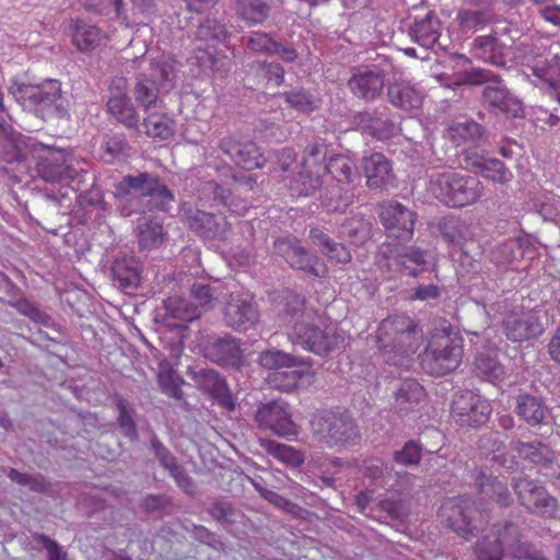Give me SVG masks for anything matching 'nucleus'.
Masks as SVG:
<instances>
[{
  "instance_id": "c9c22d12",
  "label": "nucleus",
  "mask_w": 560,
  "mask_h": 560,
  "mask_svg": "<svg viewBox=\"0 0 560 560\" xmlns=\"http://www.w3.org/2000/svg\"><path fill=\"white\" fill-rule=\"evenodd\" d=\"M472 46L477 58L497 66L504 63L506 45L501 43L497 34L478 36Z\"/></svg>"
},
{
  "instance_id": "b1692460",
  "label": "nucleus",
  "mask_w": 560,
  "mask_h": 560,
  "mask_svg": "<svg viewBox=\"0 0 560 560\" xmlns=\"http://www.w3.org/2000/svg\"><path fill=\"white\" fill-rule=\"evenodd\" d=\"M472 478L479 493L492 499L502 506H508L512 503L506 480L494 476L487 467L476 468Z\"/></svg>"
},
{
  "instance_id": "20e7f679",
  "label": "nucleus",
  "mask_w": 560,
  "mask_h": 560,
  "mask_svg": "<svg viewBox=\"0 0 560 560\" xmlns=\"http://www.w3.org/2000/svg\"><path fill=\"white\" fill-rule=\"evenodd\" d=\"M313 438L330 448H342L359 439L354 420L347 410H318L311 419Z\"/></svg>"
},
{
  "instance_id": "aec40b11",
  "label": "nucleus",
  "mask_w": 560,
  "mask_h": 560,
  "mask_svg": "<svg viewBox=\"0 0 560 560\" xmlns=\"http://www.w3.org/2000/svg\"><path fill=\"white\" fill-rule=\"evenodd\" d=\"M223 154L228 155L236 165L252 171L265 165V158L254 142H238L233 137H223L219 142Z\"/></svg>"
},
{
  "instance_id": "ea45409f",
  "label": "nucleus",
  "mask_w": 560,
  "mask_h": 560,
  "mask_svg": "<svg viewBox=\"0 0 560 560\" xmlns=\"http://www.w3.org/2000/svg\"><path fill=\"white\" fill-rule=\"evenodd\" d=\"M114 279L122 288L138 287L141 273V264L133 256L117 258L112 267Z\"/></svg>"
},
{
  "instance_id": "0e129e2a",
  "label": "nucleus",
  "mask_w": 560,
  "mask_h": 560,
  "mask_svg": "<svg viewBox=\"0 0 560 560\" xmlns=\"http://www.w3.org/2000/svg\"><path fill=\"white\" fill-rule=\"evenodd\" d=\"M247 46L253 51L267 55H271L272 51H277V42L262 32H254L247 40Z\"/></svg>"
},
{
  "instance_id": "3c124183",
  "label": "nucleus",
  "mask_w": 560,
  "mask_h": 560,
  "mask_svg": "<svg viewBox=\"0 0 560 560\" xmlns=\"http://www.w3.org/2000/svg\"><path fill=\"white\" fill-rule=\"evenodd\" d=\"M476 371L489 382H501L505 377L504 366L490 354H479L475 360Z\"/></svg>"
},
{
  "instance_id": "9d476101",
  "label": "nucleus",
  "mask_w": 560,
  "mask_h": 560,
  "mask_svg": "<svg viewBox=\"0 0 560 560\" xmlns=\"http://www.w3.org/2000/svg\"><path fill=\"white\" fill-rule=\"evenodd\" d=\"M513 489L518 502L530 513L553 518L559 510L558 500L537 481L527 477L514 479Z\"/></svg>"
},
{
  "instance_id": "f704fd0d",
  "label": "nucleus",
  "mask_w": 560,
  "mask_h": 560,
  "mask_svg": "<svg viewBox=\"0 0 560 560\" xmlns=\"http://www.w3.org/2000/svg\"><path fill=\"white\" fill-rule=\"evenodd\" d=\"M310 238L330 261L342 265L351 261L350 250L345 245L335 242L320 229H312Z\"/></svg>"
},
{
  "instance_id": "6e6d98bb",
  "label": "nucleus",
  "mask_w": 560,
  "mask_h": 560,
  "mask_svg": "<svg viewBox=\"0 0 560 560\" xmlns=\"http://www.w3.org/2000/svg\"><path fill=\"white\" fill-rule=\"evenodd\" d=\"M524 238H509L499 244L491 253L492 260L499 266L510 265L515 258L516 246L522 247Z\"/></svg>"
},
{
  "instance_id": "49530a36",
  "label": "nucleus",
  "mask_w": 560,
  "mask_h": 560,
  "mask_svg": "<svg viewBox=\"0 0 560 560\" xmlns=\"http://www.w3.org/2000/svg\"><path fill=\"white\" fill-rule=\"evenodd\" d=\"M261 447L280 463L291 467H299L304 463V454L295 447L273 440H260Z\"/></svg>"
},
{
  "instance_id": "4468645a",
  "label": "nucleus",
  "mask_w": 560,
  "mask_h": 560,
  "mask_svg": "<svg viewBox=\"0 0 560 560\" xmlns=\"http://www.w3.org/2000/svg\"><path fill=\"white\" fill-rule=\"evenodd\" d=\"M122 187L139 190L142 196L149 197L150 200L147 207L150 211H166L174 200L173 192L158 177L150 176L147 173L137 176H125L120 183V188Z\"/></svg>"
},
{
  "instance_id": "a18cd8bd",
  "label": "nucleus",
  "mask_w": 560,
  "mask_h": 560,
  "mask_svg": "<svg viewBox=\"0 0 560 560\" xmlns=\"http://www.w3.org/2000/svg\"><path fill=\"white\" fill-rule=\"evenodd\" d=\"M512 448L520 457L542 466H547L552 463L555 457L553 452L546 444L539 441L530 443L516 441L513 443Z\"/></svg>"
},
{
  "instance_id": "9b49d317",
  "label": "nucleus",
  "mask_w": 560,
  "mask_h": 560,
  "mask_svg": "<svg viewBox=\"0 0 560 560\" xmlns=\"http://www.w3.org/2000/svg\"><path fill=\"white\" fill-rule=\"evenodd\" d=\"M492 412L489 400L471 390H463L454 396L451 416L462 427H479L486 423Z\"/></svg>"
},
{
  "instance_id": "393cba45",
  "label": "nucleus",
  "mask_w": 560,
  "mask_h": 560,
  "mask_svg": "<svg viewBox=\"0 0 560 560\" xmlns=\"http://www.w3.org/2000/svg\"><path fill=\"white\" fill-rule=\"evenodd\" d=\"M369 188H384L394 177L389 160L382 153H372L362 160Z\"/></svg>"
},
{
  "instance_id": "1a4fd4ad",
  "label": "nucleus",
  "mask_w": 560,
  "mask_h": 560,
  "mask_svg": "<svg viewBox=\"0 0 560 560\" xmlns=\"http://www.w3.org/2000/svg\"><path fill=\"white\" fill-rule=\"evenodd\" d=\"M383 258L385 264L381 268L387 280L401 276L417 278L427 265V252L417 246L390 247L383 253Z\"/></svg>"
},
{
  "instance_id": "4c0bfd02",
  "label": "nucleus",
  "mask_w": 560,
  "mask_h": 560,
  "mask_svg": "<svg viewBox=\"0 0 560 560\" xmlns=\"http://www.w3.org/2000/svg\"><path fill=\"white\" fill-rule=\"evenodd\" d=\"M439 230L443 238L456 245H464L475 238L471 224L456 217L443 218L439 222Z\"/></svg>"
},
{
  "instance_id": "0eeeda50",
  "label": "nucleus",
  "mask_w": 560,
  "mask_h": 560,
  "mask_svg": "<svg viewBox=\"0 0 560 560\" xmlns=\"http://www.w3.org/2000/svg\"><path fill=\"white\" fill-rule=\"evenodd\" d=\"M325 158L326 148L323 143L312 142L305 147L299 175L290 184L292 197H307L322 187L326 174Z\"/></svg>"
},
{
  "instance_id": "864d4df0",
  "label": "nucleus",
  "mask_w": 560,
  "mask_h": 560,
  "mask_svg": "<svg viewBox=\"0 0 560 560\" xmlns=\"http://www.w3.org/2000/svg\"><path fill=\"white\" fill-rule=\"evenodd\" d=\"M288 105L301 113H312L318 108V100L306 90L293 89L282 94Z\"/></svg>"
},
{
  "instance_id": "338daca9",
  "label": "nucleus",
  "mask_w": 560,
  "mask_h": 560,
  "mask_svg": "<svg viewBox=\"0 0 560 560\" xmlns=\"http://www.w3.org/2000/svg\"><path fill=\"white\" fill-rule=\"evenodd\" d=\"M35 539L46 549L48 560H63L66 558L61 547L50 537L45 534H38L35 536Z\"/></svg>"
},
{
  "instance_id": "4d7b16f0",
  "label": "nucleus",
  "mask_w": 560,
  "mask_h": 560,
  "mask_svg": "<svg viewBox=\"0 0 560 560\" xmlns=\"http://www.w3.org/2000/svg\"><path fill=\"white\" fill-rule=\"evenodd\" d=\"M422 457V447L416 441H408L401 450L396 451L393 459L396 464L401 466H417Z\"/></svg>"
},
{
  "instance_id": "bb28decb",
  "label": "nucleus",
  "mask_w": 560,
  "mask_h": 560,
  "mask_svg": "<svg viewBox=\"0 0 560 560\" xmlns=\"http://www.w3.org/2000/svg\"><path fill=\"white\" fill-rule=\"evenodd\" d=\"M312 365L313 364L310 359H299V363L295 369L290 371L281 370L278 372H271L267 376V382L271 387L282 392L294 390L304 377L314 376Z\"/></svg>"
},
{
  "instance_id": "39448f33",
  "label": "nucleus",
  "mask_w": 560,
  "mask_h": 560,
  "mask_svg": "<svg viewBox=\"0 0 560 560\" xmlns=\"http://www.w3.org/2000/svg\"><path fill=\"white\" fill-rule=\"evenodd\" d=\"M463 359V347L451 338L446 329L432 334L420 354L422 370L432 376H444L454 372Z\"/></svg>"
},
{
  "instance_id": "680f3d73",
  "label": "nucleus",
  "mask_w": 560,
  "mask_h": 560,
  "mask_svg": "<svg viewBox=\"0 0 560 560\" xmlns=\"http://www.w3.org/2000/svg\"><path fill=\"white\" fill-rule=\"evenodd\" d=\"M116 408L119 412L118 423L119 427L125 431V434L131 439L137 438V428L132 419L129 406L126 399L122 397H116Z\"/></svg>"
},
{
  "instance_id": "c85d7f7f",
  "label": "nucleus",
  "mask_w": 560,
  "mask_h": 560,
  "mask_svg": "<svg viewBox=\"0 0 560 560\" xmlns=\"http://www.w3.org/2000/svg\"><path fill=\"white\" fill-rule=\"evenodd\" d=\"M107 39L106 34L95 25L86 24L82 20L71 23V40L81 52H89L98 48Z\"/></svg>"
},
{
  "instance_id": "bf43d9fd",
  "label": "nucleus",
  "mask_w": 560,
  "mask_h": 560,
  "mask_svg": "<svg viewBox=\"0 0 560 560\" xmlns=\"http://www.w3.org/2000/svg\"><path fill=\"white\" fill-rule=\"evenodd\" d=\"M190 296L192 304L198 306L200 314L202 311L210 310L214 306L213 291L209 284L194 283L190 288Z\"/></svg>"
},
{
  "instance_id": "e433bc0d",
  "label": "nucleus",
  "mask_w": 560,
  "mask_h": 560,
  "mask_svg": "<svg viewBox=\"0 0 560 560\" xmlns=\"http://www.w3.org/2000/svg\"><path fill=\"white\" fill-rule=\"evenodd\" d=\"M533 74L548 86L550 93L556 96L560 91V56L555 55L551 58L537 59L530 66Z\"/></svg>"
},
{
  "instance_id": "473e14b6",
  "label": "nucleus",
  "mask_w": 560,
  "mask_h": 560,
  "mask_svg": "<svg viewBox=\"0 0 560 560\" xmlns=\"http://www.w3.org/2000/svg\"><path fill=\"white\" fill-rule=\"evenodd\" d=\"M482 127L480 124L474 120H466L464 122H455L447 129V137L456 145H467L463 149L471 152V149L476 148L482 140Z\"/></svg>"
},
{
  "instance_id": "603ef678",
  "label": "nucleus",
  "mask_w": 560,
  "mask_h": 560,
  "mask_svg": "<svg viewBox=\"0 0 560 560\" xmlns=\"http://www.w3.org/2000/svg\"><path fill=\"white\" fill-rule=\"evenodd\" d=\"M326 173L330 174L338 183L350 184L355 177L354 165L345 155H335L326 164Z\"/></svg>"
},
{
  "instance_id": "58836bf2",
  "label": "nucleus",
  "mask_w": 560,
  "mask_h": 560,
  "mask_svg": "<svg viewBox=\"0 0 560 560\" xmlns=\"http://www.w3.org/2000/svg\"><path fill=\"white\" fill-rule=\"evenodd\" d=\"M387 95L389 102L404 110L417 109L422 104V94L406 82L388 85Z\"/></svg>"
},
{
  "instance_id": "79ce46f5",
  "label": "nucleus",
  "mask_w": 560,
  "mask_h": 560,
  "mask_svg": "<svg viewBox=\"0 0 560 560\" xmlns=\"http://www.w3.org/2000/svg\"><path fill=\"white\" fill-rule=\"evenodd\" d=\"M177 60L168 54H161L151 59L150 78L153 79L161 88L173 86L176 77Z\"/></svg>"
},
{
  "instance_id": "6ab92c4d",
  "label": "nucleus",
  "mask_w": 560,
  "mask_h": 560,
  "mask_svg": "<svg viewBox=\"0 0 560 560\" xmlns=\"http://www.w3.org/2000/svg\"><path fill=\"white\" fill-rule=\"evenodd\" d=\"M34 151H43L44 155H38L36 168L39 176L45 182L62 183L73 179L78 172L70 165H66L65 156L60 151H54L42 144L34 147Z\"/></svg>"
},
{
  "instance_id": "a211bd4d",
  "label": "nucleus",
  "mask_w": 560,
  "mask_h": 560,
  "mask_svg": "<svg viewBox=\"0 0 560 560\" xmlns=\"http://www.w3.org/2000/svg\"><path fill=\"white\" fill-rule=\"evenodd\" d=\"M503 331L512 342H522L537 338L544 327L536 313L532 311L511 312L503 320Z\"/></svg>"
},
{
  "instance_id": "f257e3e1",
  "label": "nucleus",
  "mask_w": 560,
  "mask_h": 560,
  "mask_svg": "<svg viewBox=\"0 0 560 560\" xmlns=\"http://www.w3.org/2000/svg\"><path fill=\"white\" fill-rule=\"evenodd\" d=\"M421 340V329L406 315H394L383 319L377 329V343L385 361L402 365L415 354Z\"/></svg>"
},
{
  "instance_id": "de8ad7c7",
  "label": "nucleus",
  "mask_w": 560,
  "mask_h": 560,
  "mask_svg": "<svg viewBox=\"0 0 560 560\" xmlns=\"http://www.w3.org/2000/svg\"><path fill=\"white\" fill-rule=\"evenodd\" d=\"M133 95L138 105L144 110H149L159 98L158 83L148 74H140L137 78Z\"/></svg>"
},
{
  "instance_id": "cd10ccee",
  "label": "nucleus",
  "mask_w": 560,
  "mask_h": 560,
  "mask_svg": "<svg viewBox=\"0 0 560 560\" xmlns=\"http://www.w3.org/2000/svg\"><path fill=\"white\" fill-rule=\"evenodd\" d=\"M482 97L490 107L505 115L517 117L523 113L522 103L499 82L494 85H487L483 89Z\"/></svg>"
},
{
  "instance_id": "2eb2a0df",
  "label": "nucleus",
  "mask_w": 560,
  "mask_h": 560,
  "mask_svg": "<svg viewBox=\"0 0 560 560\" xmlns=\"http://www.w3.org/2000/svg\"><path fill=\"white\" fill-rule=\"evenodd\" d=\"M224 320L235 330H247L258 320V310L248 292H232L223 310Z\"/></svg>"
},
{
  "instance_id": "7ed1b4c3",
  "label": "nucleus",
  "mask_w": 560,
  "mask_h": 560,
  "mask_svg": "<svg viewBox=\"0 0 560 560\" xmlns=\"http://www.w3.org/2000/svg\"><path fill=\"white\" fill-rule=\"evenodd\" d=\"M429 191L447 207L463 208L482 197L483 186L474 176L448 171L431 177Z\"/></svg>"
},
{
  "instance_id": "5701e85b",
  "label": "nucleus",
  "mask_w": 560,
  "mask_h": 560,
  "mask_svg": "<svg viewBox=\"0 0 560 560\" xmlns=\"http://www.w3.org/2000/svg\"><path fill=\"white\" fill-rule=\"evenodd\" d=\"M384 83L383 70L366 68L354 72L348 81V86L355 96L364 101H373L381 94Z\"/></svg>"
},
{
  "instance_id": "37998d69",
  "label": "nucleus",
  "mask_w": 560,
  "mask_h": 560,
  "mask_svg": "<svg viewBox=\"0 0 560 560\" xmlns=\"http://www.w3.org/2000/svg\"><path fill=\"white\" fill-rule=\"evenodd\" d=\"M144 133L152 139L168 140L175 135V121L165 113H151L143 119Z\"/></svg>"
},
{
  "instance_id": "e2e57ef3",
  "label": "nucleus",
  "mask_w": 560,
  "mask_h": 560,
  "mask_svg": "<svg viewBox=\"0 0 560 560\" xmlns=\"http://www.w3.org/2000/svg\"><path fill=\"white\" fill-rule=\"evenodd\" d=\"M366 130L373 138L384 141L394 136L395 125L389 119L371 118Z\"/></svg>"
},
{
  "instance_id": "4be33fe9",
  "label": "nucleus",
  "mask_w": 560,
  "mask_h": 560,
  "mask_svg": "<svg viewBox=\"0 0 560 560\" xmlns=\"http://www.w3.org/2000/svg\"><path fill=\"white\" fill-rule=\"evenodd\" d=\"M203 352L208 359L222 366L238 368L243 362V351L240 342L229 335L207 341L203 346Z\"/></svg>"
},
{
  "instance_id": "72a5a7b5",
  "label": "nucleus",
  "mask_w": 560,
  "mask_h": 560,
  "mask_svg": "<svg viewBox=\"0 0 560 560\" xmlns=\"http://www.w3.org/2000/svg\"><path fill=\"white\" fill-rule=\"evenodd\" d=\"M152 446L161 465L170 471L178 487H180L186 493H192L195 490V485L192 480L185 474L184 469L177 464L176 458L155 438L152 440Z\"/></svg>"
},
{
  "instance_id": "ddd939ff",
  "label": "nucleus",
  "mask_w": 560,
  "mask_h": 560,
  "mask_svg": "<svg viewBox=\"0 0 560 560\" xmlns=\"http://www.w3.org/2000/svg\"><path fill=\"white\" fill-rule=\"evenodd\" d=\"M275 252L282 256L294 269L302 270L316 278H325L328 273L326 264L316 255L305 249L295 237L275 242Z\"/></svg>"
},
{
  "instance_id": "c03bdc74",
  "label": "nucleus",
  "mask_w": 560,
  "mask_h": 560,
  "mask_svg": "<svg viewBox=\"0 0 560 560\" xmlns=\"http://www.w3.org/2000/svg\"><path fill=\"white\" fill-rule=\"evenodd\" d=\"M234 9L238 19L255 25L268 18L270 5L265 0H235Z\"/></svg>"
},
{
  "instance_id": "7c9ffc66",
  "label": "nucleus",
  "mask_w": 560,
  "mask_h": 560,
  "mask_svg": "<svg viewBox=\"0 0 560 560\" xmlns=\"http://www.w3.org/2000/svg\"><path fill=\"white\" fill-rule=\"evenodd\" d=\"M25 94L30 101L42 109H58L62 97L61 83L58 80H46L38 85L27 86Z\"/></svg>"
},
{
  "instance_id": "a19ab883",
  "label": "nucleus",
  "mask_w": 560,
  "mask_h": 560,
  "mask_svg": "<svg viewBox=\"0 0 560 560\" xmlns=\"http://www.w3.org/2000/svg\"><path fill=\"white\" fill-rule=\"evenodd\" d=\"M440 31V20L433 13H428L424 19L413 23L410 34L420 46L431 48L438 42Z\"/></svg>"
},
{
  "instance_id": "09e8293b",
  "label": "nucleus",
  "mask_w": 560,
  "mask_h": 560,
  "mask_svg": "<svg viewBox=\"0 0 560 560\" xmlns=\"http://www.w3.org/2000/svg\"><path fill=\"white\" fill-rule=\"evenodd\" d=\"M258 363L261 368L271 372L298 366L299 359L280 350H267L260 352Z\"/></svg>"
},
{
  "instance_id": "412c9836",
  "label": "nucleus",
  "mask_w": 560,
  "mask_h": 560,
  "mask_svg": "<svg viewBox=\"0 0 560 560\" xmlns=\"http://www.w3.org/2000/svg\"><path fill=\"white\" fill-rule=\"evenodd\" d=\"M463 161L466 168L480 174L483 178L498 184H506L512 180V172L498 159H489L481 154L463 152Z\"/></svg>"
},
{
  "instance_id": "69168bd1",
  "label": "nucleus",
  "mask_w": 560,
  "mask_h": 560,
  "mask_svg": "<svg viewBox=\"0 0 560 560\" xmlns=\"http://www.w3.org/2000/svg\"><path fill=\"white\" fill-rule=\"evenodd\" d=\"M158 381L164 393L175 398L179 397V376L174 370L161 371L158 375Z\"/></svg>"
},
{
  "instance_id": "f8f14e48",
  "label": "nucleus",
  "mask_w": 560,
  "mask_h": 560,
  "mask_svg": "<svg viewBox=\"0 0 560 560\" xmlns=\"http://www.w3.org/2000/svg\"><path fill=\"white\" fill-rule=\"evenodd\" d=\"M255 421L262 430H268L279 438L296 436L300 432L299 424L292 419L289 405L273 400L258 407Z\"/></svg>"
},
{
  "instance_id": "13d9d810",
  "label": "nucleus",
  "mask_w": 560,
  "mask_h": 560,
  "mask_svg": "<svg viewBox=\"0 0 560 560\" xmlns=\"http://www.w3.org/2000/svg\"><path fill=\"white\" fill-rule=\"evenodd\" d=\"M163 242V226L154 221H149L140 229L139 243L142 248H153Z\"/></svg>"
},
{
  "instance_id": "774afa93",
  "label": "nucleus",
  "mask_w": 560,
  "mask_h": 560,
  "mask_svg": "<svg viewBox=\"0 0 560 560\" xmlns=\"http://www.w3.org/2000/svg\"><path fill=\"white\" fill-rule=\"evenodd\" d=\"M545 201L538 206V212L545 218H551L560 213V198L553 194L544 195Z\"/></svg>"
},
{
  "instance_id": "8fccbe9b",
  "label": "nucleus",
  "mask_w": 560,
  "mask_h": 560,
  "mask_svg": "<svg viewBox=\"0 0 560 560\" xmlns=\"http://www.w3.org/2000/svg\"><path fill=\"white\" fill-rule=\"evenodd\" d=\"M491 18L485 9H460L456 14V22L463 32H469L490 23Z\"/></svg>"
},
{
  "instance_id": "f03ea898",
  "label": "nucleus",
  "mask_w": 560,
  "mask_h": 560,
  "mask_svg": "<svg viewBox=\"0 0 560 560\" xmlns=\"http://www.w3.org/2000/svg\"><path fill=\"white\" fill-rule=\"evenodd\" d=\"M439 515L462 538L468 540L483 530L490 521V512L468 495L443 501Z\"/></svg>"
},
{
  "instance_id": "423d86ee",
  "label": "nucleus",
  "mask_w": 560,
  "mask_h": 560,
  "mask_svg": "<svg viewBox=\"0 0 560 560\" xmlns=\"http://www.w3.org/2000/svg\"><path fill=\"white\" fill-rule=\"evenodd\" d=\"M290 338L293 343L319 357L331 354L345 343L343 335L320 318L295 323Z\"/></svg>"
},
{
  "instance_id": "a878e982",
  "label": "nucleus",
  "mask_w": 560,
  "mask_h": 560,
  "mask_svg": "<svg viewBox=\"0 0 560 560\" xmlns=\"http://www.w3.org/2000/svg\"><path fill=\"white\" fill-rule=\"evenodd\" d=\"M106 107L118 122L128 129L138 130L140 118L126 92L112 90Z\"/></svg>"
},
{
  "instance_id": "f3484780",
  "label": "nucleus",
  "mask_w": 560,
  "mask_h": 560,
  "mask_svg": "<svg viewBox=\"0 0 560 560\" xmlns=\"http://www.w3.org/2000/svg\"><path fill=\"white\" fill-rule=\"evenodd\" d=\"M380 219L388 236L409 241L413 235L416 214L399 202L381 206Z\"/></svg>"
},
{
  "instance_id": "052dcab7",
  "label": "nucleus",
  "mask_w": 560,
  "mask_h": 560,
  "mask_svg": "<svg viewBox=\"0 0 560 560\" xmlns=\"http://www.w3.org/2000/svg\"><path fill=\"white\" fill-rule=\"evenodd\" d=\"M128 149V143L125 140L117 137L109 138L103 144V159L106 163L122 160L127 156Z\"/></svg>"
},
{
  "instance_id": "5fc2aeb1",
  "label": "nucleus",
  "mask_w": 560,
  "mask_h": 560,
  "mask_svg": "<svg viewBox=\"0 0 560 560\" xmlns=\"http://www.w3.org/2000/svg\"><path fill=\"white\" fill-rule=\"evenodd\" d=\"M425 396L423 386L416 380H405L401 382L397 393L396 401L399 405L415 404L422 400Z\"/></svg>"
},
{
  "instance_id": "dca6fc26",
  "label": "nucleus",
  "mask_w": 560,
  "mask_h": 560,
  "mask_svg": "<svg viewBox=\"0 0 560 560\" xmlns=\"http://www.w3.org/2000/svg\"><path fill=\"white\" fill-rule=\"evenodd\" d=\"M186 219L188 228L206 241L225 242L232 233V225L223 215L190 210Z\"/></svg>"
},
{
  "instance_id": "c756f323",
  "label": "nucleus",
  "mask_w": 560,
  "mask_h": 560,
  "mask_svg": "<svg viewBox=\"0 0 560 560\" xmlns=\"http://www.w3.org/2000/svg\"><path fill=\"white\" fill-rule=\"evenodd\" d=\"M166 320L170 326L184 328L186 325L200 317V310L191 301L174 295L164 301Z\"/></svg>"
},
{
  "instance_id": "2f4dec72",
  "label": "nucleus",
  "mask_w": 560,
  "mask_h": 560,
  "mask_svg": "<svg viewBox=\"0 0 560 560\" xmlns=\"http://www.w3.org/2000/svg\"><path fill=\"white\" fill-rule=\"evenodd\" d=\"M516 415L530 427L544 423L548 407L541 397L532 394H520L516 397Z\"/></svg>"
},
{
  "instance_id": "6e6552de",
  "label": "nucleus",
  "mask_w": 560,
  "mask_h": 560,
  "mask_svg": "<svg viewBox=\"0 0 560 560\" xmlns=\"http://www.w3.org/2000/svg\"><path fill=\"white\" fill-rule=\"evenodd\" d=\"M197 38L206 43V47L196 49V60L203 70H210L221 75L231 69V60L225 55L215 54L217 44L224 43L228 38V30L217 20L207 19L197 30Z\"/></svg>"
}]
</instances>
